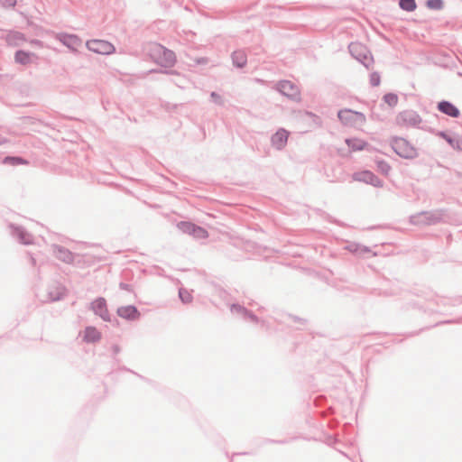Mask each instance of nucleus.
Listing matches in <instances>:
<instances>
[{"label": "nucleus", "instance_id": "1", "mask_svg": "<svg viewBox=\"0 0 462 462\" xmlns=\"http://www.w3.org/2000/svg\"><path fill=\"white\" fill-rule=\"evenodd\" d=\"M149 53L156 63L165 68L173 66L176 61L174 53L161 44H151Z\"/></svg>", "mask_w": 462, "mask_h": 462}, {"label": "nucleus", "instance_id": "2", "mask_svg": "<svg viewBox=\"0 0 462 462\" xmlns=\"http://www.w3.org/2000/svg\"><path fill=\"white\" fill-rule=\"evenodd\" d=\"M339 120L346 126L359 127L365 122V116L359 112L343 109L338 112Z\"/></svg>", "mask_w": 462, "mask_h": 462}, {"label": "nucleus", "instance_id": "3", "mask_svg": "<svg viewBox=\"0 0 462 462\" xmlns=\"http://www.w3.org/2000/svg\"><path fill=\"white\" fill-rule=\"evenodd\" d=\"M177 227L181 232L188 234L196 239H206L208 236V233L206 229L201 226H198L191 222L181 221L178 223Z\"/></svg>", "mask_w": 462, "mask_h": 462}, {"label": "nucleus", "instance_id": "4", "mask_svg": "<svg viewBox=\"0 0 462 462\" xmlns=\"http://www.w3.org/2000/svg\"><path fill=\"white\" fill-rule=\"evenodd\" d=\"M89 51L99 54H110L115 51L113 44L103 40H91L87 42Z\"/></svg>", "mask_w": 462, "mask_h": 462}, {"label": "nucleus", "instance_id": "5", "mask_svg": "<svg viewBox=\"0 0 462 462\" xmlns=\"http://www.w3.org/2000/svg\"><path fill=\"white\" fill-rule=\"evenodd\" d=\"M353 180L372 184L375 187H381L382 181L371 171H363L353 174Z\"/></svg>", "mask_w": 462, "mask_h": 462}, {"label": "nucleus", "instance_id": "6", "mask_svg": "<svg viewBox=\"0 0 462 462\" xmlns=\"http://www.w3.org/2000/svg\"><path fill=\"white\" fill-rule=\"evenodd\" d=\"M279 90L284 96H286L291 99H294V100L300 99V95L298 87L289 80H284V81L280 82Z\"/></svg>", "mask_w": 462, "mask_h": 462}, {"label": "nucleus", "instance_id": "7", "mask_svg": "<svg viewBox=\"0 0 462 462\" xmlns=\"http://www.w3.org/2000/svg\"><path fill=\"white\" fill-rule=\"evenodd\" d=\"M393 149L395 152L402 157L409 158L415 154V151L411 147L407 142L403 139H397L393 142Z\"/></svg>", "mask_w": 462, "mask_h": 462}, {"label": "nucleus", "instance_id": "8", "mask_svg": "<svg viewBox=\"0 0 462 462\" xmlns=\"http://www.w3.org/2000/svg\"><path fill=\"white\" fill-rule=\"evenodd\" d=\"M289 132L285 129H279L272 137V143L277 149H282L287 143Z\"/></svg>", "mask_w": 462, "mask_h": 462}, {"label": "nucleus", "instance_id": "9", "mask_svg": "<svg viewBox=\"0 0 462 462\" xmlns=\"http://www.w3.org/2000/svg\"><path fill=\"white\" fill-rule=\"evenodd\" d=\"M92 310L96 314L99 315L103 319H108V312L105 299L99 298L92 302Z\"/></svg>", "mask_w": 462, "mask_h": 462}, {"label": "nucleus", "instance_id": "10", "mask_svg": "<svg viewBox=\"0 0 462 462\" xmlns=\"http://www.w3.org/2000/svg\"><path fill=\"white\" fill-rule=\"evenodd\" d=\"M60 42L71 50H78L81 46V40L76 35H60Z\"/></svg>", "mask_w": 462, "mask_h": 462}, {"label": "nucleus", "instance_id": "11", "mask_svg": "<svg viewBox=\"0 0 462 462\" xmlns=\"http://www.w3.org/2000/svg\"><path fill=\"white\" fill-rule=\"evenodd\" d=\"M14 59H15L16 62H18L20 64H23V65H27V64L32 63L35 60H37L38 57H37L36 54H34L32 52H26V51H18L15 53Z\"/></svg>", "mask_w": 462, "mask_h": 462}, {"label": "nucleus", "instance_id": "12", "mask_svg": "<svg viewBox=\"0 0 462 462\" xmlns=\"http://www.w3.org/2000/svg\"><path fill=\"white\" fill-rule=\"evenodd\" d=\"M101 338L100 332L94 327H88L84 330L83 340L88 343L97 342Z\"/></svg>", "mask_w": 462, "mask_h": 462}, {"label": "nucleus", "instance_id": "13", "mask_svg": "<svg viewBox=\"0 0 462 462\" xmlns=\"http://www.w3.org/2000/svg\"><path fill=\"white\" fill-rule=\"evenodd\" d=\"M438 107L439 111L452 117H457L459 116V110L449 102H440Z\"/></svg>", "mask_w": 462, "mask_h": 462}, {"label": "nucleus", "instance_id": "14", "mask_svg": "<svg viewBox=\"0 0 462 462\" xmlns=\"http://www.w3.org/2000/svg\"><path fill=\"white\" fill-rule=\"evenodd\" d=\"M54 251L58 259L70 263L73 261V254L70 251L61 246H55Z\"/></svg>", "mask_w": 462, "mask_h": 462}, {"label": "nucleus", "instance_id": "15", "mask_svg": "<svg viewBox=\"0 0 462 462\" xmlns=\"http://www.w3.org/2000/svg\"><path fill=\"white\" fill-rule=\"evenodd\" d=\"M117 313L125 319H136L139 316L136 308L134 306L121 307L117 310Z\"/></svg>", "mask_w": 462, "mask_h": 462}, {"label": "nucleus", "instance_id": "16", "mask_svg": "<svg viewBox=\"0 0 462 462\" xmlns=\"http://www.w3.org/2000/svg\"><path fill=\"white\" fill-rule=\"evenodd\" d=\"M346 143L350 148L351 152H358L364 150L367 143L363 139L359 138H350L346 140Z\"/></svg>", "mask_w": 462, "mask_h": 462}, {"label": "nucleus", "instance_id": "17", "mask_svg": "<svg viewBox=\"0 0 462 462\" xmlns=\"http://www.w3.org/2000/svg\"><path fill=\"white\" fill-rule=\"evenodd\" d=\"M23 35L20 32H12L7 36V42L9 45L16 46L24 42Z\"/></svg>", "mask_w": 462, "mask_h": 462}, {"label": "nucleus", "instance_id": "18", "mask_svg": "<svg viewBox=\"0 0 462 462\" xmlns=\"http://www.w3.org/2000/svg\"><path fill=\"white\" fill-rule=\"evenodd\" d=\"M233 61L238 67H243L246 62V57L243 51H235L233 53Z\"/></svg>", "mask_w": 462, "mask_h": 462}, {"label": "nucleus", "instance_id": "19", "mask_svg": "<svg viewBox=\"0 0 462 462\" xmlns=\"http://www.w3.org/2000/svg\"><path fill=\"white\" fill-rule=\"evenodd\" d=\"M400 6L405 11H414L416 8V4L414 0H401Z\"/></svg>", "mask_w": 462, "mask_h": 462}, {"label": "nucleus", "instance_id": "20", "mask_svg": "<svg viewBox=\"0 0 462 462\" xmlns=\"http://www.w3.org/2000/svg\"><path fill=\"white\" fill-rule=\"evenodd\" d=\"M383 100L385 101V103H387L390 106H395L398 103V97L397 95L395 94H393V93H389V94H386L384 97H383Z\"/></svg>", "mask_w": 462, "mask_h": 462}, {"label": "nucleus", "instance_id": "21", "mask_svg": "<svg viewBox=\"0 0 462 462\" xmlns=\"http://www.w3.org/2000/svg\"><path fill=\"white\" fill-rule=\"evenodd\" d=\"M426 5L430 9L439 10L443 6L442 0H427Z\"/></svg>", "mask_w": 462, "mask_h": 462}, {"label": "nucleus", "instance_id": "22", "mask_svg": "<svg viewBox=\"0 0 462 462\" xmlns=\"http://www.w3.org/2000/svg\"><path fill=\"white\" fill-rule=\"evenodd\" d=\"M180 297L181 300L186 303H188L191 300V295L189 294V291H187L185 290L180 291Z\"/></svg>", "mask_w": 462, "mask_h": 462}, {"label": "nucleus", "instance_id": "23", "mask_svg": "<svg viewBox=\"0 0 462 462\" xmlns=\"http://www.w3.org/2000/svg\"><path fill=\"white\" fill-rule=\"evenodd\" d=\"M378 169L383 174H388V172L390 171V166L388 163H386L384 162H378Z\"/></svg>", "mask_w": 462, "mask_h": 462}, {"label": "nucleus", "instance_id": "24", "mask_svg": "<svg viewBox=\"0 0 462 462\" xmlns=\"http://www.w3.org/2000/svg\"><path fill=\"white\" fill-rule=\"evenodd\" d=\"M370 82L374 87L378 86L379 83H380V77H379V75H377L375 73L372 74L371 77H370Z\"/></svg>", "mask_w": 462, "mask_h": 462}, {"label": "nucleus", "instance_id": "25", "mask_svg": "<svg viewBox=\"0 0 462 462\" xmlns=\"http://www.w3.org/2000/svg\"><path fill=\"white\" fill-rule=\"evenodd\" d=\"M0 3L4 7H14L16 0H0Z\"/></svg>", "mask_w": 462, "mask_h": 462}, {"label": "nucleus", "instance_id": "26", "mask_svg": "<svg viewBox=\"0 0 462 462\" xmlns=\"http://www.w3.org/2000/svg\"><path fill=\"white\" fill-rule=\"evenodd\" d=\"M361 49H363V46H361L359 44H352L351 45V51L354 54H356Z\"/></svg>", "mask_w": 462, "mask_h": 462}, {"label": "nucleus", "instance_id": "27", "mask_svg": "<svg viewBox=\"0 0 462 462\" xmlns=\"http://www.w3.org/2000/svg\"><path fill=\"white\" fill-rule=\"evenodd\" d=\"M455 143V148L459 151H462V138H456Z\"/></svg>", "mask_w": 462, "mask_h": 462}, {"label": "nucleus", "instance_id": "28", "mask_svg": "<svg viewBox=\"0 0 462 462\" xmlns=\"http://www.w3.org/2000/svg\"><path fill=\"white\" fill-rule=\"evenodd\" d=\"M7 161L11 162L14 164H15V163H22L23 162V160L21 158H15V157L6 158L5 162H7Z\"/></svg>", "mask_w": 462, "mask_h": 462}, {"label": "nucleus", "instance_id": "29", "mask_svg": "<svg viewBox=\"0 0 462 462\" xmlns=\"http://www.w3.org/2000/svg\"><path fill=\"white\" fill-rule=\"evenodd\" d=\"M372 57L370 56H367V55H365L364 56V60H362V62L366 66L368 67L370 65V63L372 62Z\"/></svg>", "mask_w": 462, "mask_h": 462}, {"label": "nucleus", "instance_id": "30", "mask_svg": "<svg viewBox=\"0 0 462 462\" xmlns=\"http://www.w3.org/2000/svg\"><path fill=\"white\" fill-rule=\"evenodd\" d=\"M455 140H456V139L447 138V141H448V142L450 143V145H451L452 147H454V148H455V145H456V143H455Z\"/></svg>", "mask_w": 462, "mask_h": 462}]
</instances>
